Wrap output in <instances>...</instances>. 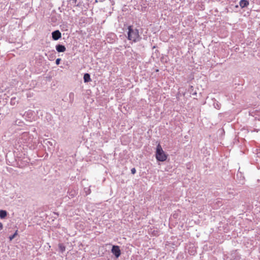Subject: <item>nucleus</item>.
Returning a JSON list of instances; mask_svg holds the SVG:
<instances>
[{
  "label": "nucleus",
  "instance_id": "1",
  "mask_svg": "<svg viewBox=\"0 0 260 260\" xmlns=\"http://www.w3.org/2000/svg\"><path fill=\"white\" fill-rule=\"evenodd\" d=\"M128 36L127 39L133 42H137L139 40L140 35L139 30L136 28H134L132 26L128 27Z\"/></svg>",
  "mask_w": 260,
  "mask_h": 260
},
{
  "label": "nucleus",
  "instance_id": "2",
  "mask_svg": "<svg viewBox=\"0 0 260 260\" xmlns=\"http://www.w3.org/2000/svg\"><path fill=\"white\" fill-rule=\"evenodd\" d=\"M155 157L156 159L159 161H164L166 160L168 157V155L163 150L159 143L156 147Z\"/></svg>",
  "mask_w": 260,
  "mask_h": 260
},
{
  "label": "nucleus",
  "instance_id": "3",
  "mask_svg": "<svg viewBox=\"0 0 260 260\" xmlns=\"http://www.w3.org/2000/svg\"><path fill=\"white\" fill-rule=\"evenodd\" d=\"M111 252L117 258H118L121 254L120 248L118 246H113Z\"/></svg>",
  "mask_w": 260,
  "mask_h": 260
},
{
  "label": "nucleus",
  "instance_id": "4",
  "mask_svg": "<svg viewBox=\"0 0 260 260\" xmlns=\"http://www.w3.org/2000/svg\"><path fill=\"white\" fill-rule=\"evenodd\" d=\"M52 37L54 40H57L61 37V34L58 30H56L52 32Z\"/></svg>",
  "mask_w": 260,
  "mask_h": 260
},
{
  "label": "nucleus",
  "instance_id": "5",
  "mask_svg": "<svg viewBox=\"0 0 260 260\" xmlns=\"http://www.w3.org/2000/svg\"><path fill=\"white\" fill-rule=\"evenodd\" d=\"M56 49L58 52H63L66 50L65 46L62 45H56Z\"/></svg>",
  "mask_w": 260,
  "mask_h": 260
},
{
  "label": "nucleus",
  "instance_id": "6",
  "mask_svg": "<svg viewBox=\"0 0 260 260\" xmlns=\"http://www.w3.org/2000/svg\"><path fill=\"white\" fill-rule=\"evenodd\" d=\"M239 5L242 8H243L249 5V2L247 0H241Z\"/></svg>",
  "mask_w": 260,
  "mask_h": 260
},
{
  "label": "nucleus",
  "instance_id": "7",
  "mask_svg": "<svg viewBox=\"0 0 260 260\" xmlns=\"http://www.w3.org/2000/svg\"><path fill=\"white\" fill-rule=\"evenodd\" d=\"M83 79L85 82H88L91 80L90 75L88 73L84 75Z\"/></svg>",
  "mask_w": 260,
  "mask_h": 260
},
{
  "label": "nucleus",
  "instance_id": "8",
  "mask_svg": "<svg viewBox=\"0 0 260 260\" xmlns=\"http://www.w3.org/2000/svg\"><path fill=\"white\" fill-rule=\"evenodd\" d=\"M7 215V212L5 210H0V217L1 218H4L6 217Z\"/></svg>",
  "mask_w": 260,
  "mask_h": 260
},
{
  "label": "nucleus",
  "instance_id": "9",
  "mask_svg": "<svg viewBox=\"0 0 260 260\" xmlns=\"http://www.w3.org/2000/svg\"><path fill=\"white\" fill-rule=\"evenodd\" d=\"M17 235V231H16L13 235L10 237V240H12Z\"/></svg>",
  "mask_w": 260,
  "mask_h": 260
},
{
  "label": "nucleus",
  "instance_id": "10",
  "mask_svg": "<svg viewBox=\"0 0 260 260\" xmlns=\"http://www.w3.org/2000/svg\"><path fill=\"white\" fill-rule=\"evenodd\" d=\"M60 60H61L60 58L56 59V61H55L56 64L57 65H58L60 63Z\"/></svg>",
  "mask_w": 260,
  "mask_h": 260
},
{
  "label": "nucleus",
  "instance_id": "11",
  "mask_svg": "<svg viewBox=\"0 0 260 260\" xmlns=\"http://www.w3.org/2000/svg\"><path fill=\"white\" fill-rule=\"evenodd\" d=\"M131 172L133 174H135L136 172V170L135 169V168H132L131 169Z\"/></svg>",
  "mask_w": 260,
  "mask_h": 260
},
{
  "label": "nucleus",
  "instance_id": "12",
  "mask_svg": "<svg viewBox=\"0 0 260 260\" xmlns=\"http://www.w3.org/2000/svg\"><path fill=\"white\" fill-rule=\"evenodd\" d=\"M3 228V225L2 222H0V230H2Z\"/></svg>",
  "mask_w": 260,
  "mask_h": 260
},
{
  "label": "nucleus",
  "instance_id": "13",
  "mask_svg": "<svg viewBox=\"0 0 260 260\" xmlns=\"http://www.w3.org/2000/svg\"><path fill=\"white\" fill-rule=\"evenodd\" d=\"M64 249H65V248L63 247V249H62V250H64Z\"/></svg>",
  "mask_w": 260,
  "mask_h": 260
}]
</instances>
